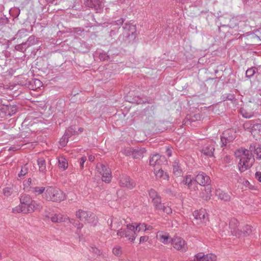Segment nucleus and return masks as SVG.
<instances>
[{
  "label": "nucleus",
  "instance_id": "obj_1",
  "mask_svg": "<svg viewBox=\"0 0 261 261\" xmlns=\"http://www.w3.org/2000/svg\"><path fill=\"white\" fill-rule=\"evenodd\" d=\"M146 230V224L138 223L137 225L128 224L126 227H121L117 231V234L120 238L125 237L131 242H134L137 236V233L141 231Z\"/></svg>",
  "mask_w": 261,
  "mask_h": 261
},
{
  "label": "nucleus",
  "instance_id": "obj_2",
  "mask_svg": "<svg viewBox=\"0 0 261 261\" xmlns=\"http://www.w3.org/2000/svg\"><path fill=\"white\" fill-rule=\"evenodd\" d=\"M123 32L119 35L118 41L125 44L133 43L137 36L136 25L126 22L123 26Z\"/></svg>",
  "mask_w": 261,
  "mask_h": 261
},
{
  "label": "nucleus",
  "instance_id": "obj_3",
  "mask_svg": "<svg viewBox=\"0 0 261 261\" xmlns=\"http://www.w3.org/2000/svg\"><path fill=\"white\" fill-rule=\"evenodd\" d=\"M43 198L47 201L60 202L64 200L66 197L65 194L60 189L48 186L43 194Z\"/></svg>",
  "mask_w": 261,
  "mask_h": 261
},
{
  "label": "nucleus",
  "instance_id": "obj_4",
  "mask_svg": "<svg viewBox=\"0 0 261 261\" xmlns=\"http://www.w3.org/2000/svg\"><path fill=\"white\" fill-rule=\"evenodd\" d=\"M254 162V155H249L248 152H246V154L242 153L238 163L239 170L241 172L247 170L253 166Z\"/></svg>",
  "mask_w": 261,
  "mask_h": 261
},
{
  "label": "nucleus",
  "instance_id": "obj_5",
  "mask_svg": "<svg viewBox=\"0 0 261 261\" xmlns=\"http://www.w3.org/2000/svg\"><path fill=\"white\" fill-rule=\"evenodd\" d=\"M76 216L81 221L91 223L94 225H95L97 222L96 216L90 212L80 210L76 212Z\"/></svg>",
  "mask_w": 261,
  "mask_h": 261
},
{
  "label": "nucleus",
  "instance_id": "obj_6",
  "mask_svg": "<svg viewBox=\"0 0 261 261\" xmlns=\"http://www.w3.org/2000/svg\"><path fill=\"white\" fill-rule=\"evenodd\" d=\"M194 224L197 225L205 224L208 221V214L205 210H199L193 213Z\"/></svg>",
  "mask_w": 261,
  "mask_h": 261
},
{
  "label": "nucleus",
  "instance_id": "obj_7",
  "mask_svg": "<svg viewBox=\"0 0 261 261\" xmlns=\"http://www.w3.org/2000/svg\"><path fill=\"white\" fill-rule=\"evenodd\" d=\"M236 138V132L233 129H227L221 136V146H226L228 143L232 142Z\"/></svg>",
  "mask_w": 261,
  "mask_h": 261
},
{
  "label": "nucleus",
  "instance_id": "obj_8",
  "mask_svg": "<svg viewBox=\"0 0 261 261\" xmlns=\"http://www.w3.org/2000/svg\"><path fill=\"white\" fill-rule=\"evenodd\" d=\"M84 5L93 9L97 13L101 12L104 7L102 0H84Z\"/></svg>",
  "mask_w": 261,
  "mask_h": 261
},
{
  "label": "nucleus",
  "instance_id": "obj_9",
  "mask_svg": "<svg viewBox=\"0 0 261 261\" xmlns=\"http://www.w3.org/2000/svg\"><path fill=\"white\" fill-rule=\"evenodd\" d=\"M196 173L195 180L200 186H205L211 184L210 177L206 173L203 172H197Z\"/></svg>",
  "mask_w": 261,
  "mask_h": 261
},
{
  "label": "nucleus",
  "instance_id": "obj_10",
  "mask_svg": "<svg viewBox=\"0 0 261 261\" xmlns=\"http://www.w3.org/2000/svg\"><path fill=\"white\" fill-rule=\"evenodd\" d=\"M173 247L181 252H185L187 249V246L185 241L181 238L176 237L172 239Z\"/></svg>",
  "mask_w": 261,
  "mask_h": 261
},
{
  "label": "nucleus",
  "instance_id": "obj_11",
  "mask_svg": "<svg viewBox=\"0 0 261 261\" xmlns=\"http://www.w3.org/2000/svg\"><path fill=\"white\" fill-rule=\"evenodd\" d=\"M119 184L122 187H126L130 189L135 186V182L129 176L124 174L120 175Z\"/></svg>",
  "mask_w": 261,
  "mask_h": 261
},
{
  "label": "nucleus",
  "instance_id": "obj_12",
  "mask_svg": "<svg viewBox=\"0 0 261 261\" xmlns=\"http://www.w3.org/2000/svg\"><path fill=\"white\" fill-rule=\"evenodd\" d=\"M239 224L238 221L237 219L233 218L230 220L229 223V226L231 229V232L232 234L240 237L241 236V232L242 231L238 228Z\"/></svg>",
  "mask_w": 261,
  "mask_h": 261
},
{
  "label": "nucleus",
  "instance_id": "obj_13",
  "mask_svg": "<svg viewBox=\"0 0 261 261\" xmlns=\"http://www.w3.org/2000/svg\"><path fill=\"white\" fill-rule=\"evenodd\" d=\"M216 256L213 254L204 255L203 253H199L195 256V261H216Z\"/></svg>",
  "mask_w": 261,
  "mask_h": 261
},
{
  "label": "nucleus",
  "instance_id": "obj_14",
  "mask_svg": "<svg viewBox=\"0 0 261 261\" xmlns=\"http://www.w3.org/2000/svg\"><path fill=\"white\" fill-rule=\"evenodd\" d=\"M23 208L28 211V213H31L36 210H40L41 206L36 201L33 200L32 202L27 203L26 205H22Z\"/></svg>",
  "mask_w": 261,
  "mask_h": 261
},
{
  "label": "nucleus",
  "instance_id": "obj_15",
  "mask_svg": "<svg viewBox=\"0 0 261 261\" xmlns=\"http://www.w3.org/2000/svg\"><path fill=\"white\" fill-rule=\"evenodd\" d=\"M108 223L109 224L110 229L114 230L119 228L122 225V220L120 219L114 217L108 220Z\"/></svg>",
  "mask_w": 261,
  "mask_h": 261
},
{
  "label": "nucleus",
  "instance_id": "obj_16",
  "mask_svg": "<svg viewBox=\"0 0 261 261\" xmlns=\"http://www.w3.org/2000/svg\"><path fill=\"white\" fill-rule=\"evenodd\" d=\"M216 195L219 199L224 201H229L231 200V196L229 194L220 189L216 190Z\"/></svg>",
  "mask_w": 261,
  "mask_h": 261
},
{
  "label": "nucleus",
  "instance_id": "obj_17",
  "mask_svg": "<svg viewBox=\"0 0 261 261\" xmlns=\"http://www.w3.org/2000/svg\"><path fill=\"white\" fill-rule=\"evenodd\" d=\"M31 189H28V192H31L36 196L42 195L44 193L46 188L44 187H30Z\"/></svg>",
  "mask_w": 261,
  "mask_h": 261
},
{
  "label": "nucleus",
  "instance_id": "obj_18",
  "mask_svg": "<svg viewBox=\"0 0 261 261\" xmlns=\"http://www.w3.org/2000/svg\"><path fill=\"white\" fill-rule=\"evenodd\" d=\"M133 158L135 159H140L143 158V154L146 152V149L144 148H139L134 149L133 151Z\"/></svg>",
  "mask_w": 261,
  "mask_h": 261
},
{
  "label": "nucleus",
  "instance_id": "obj_19",
  "mask_svg": "<svg viewBox=\"0 0 261 261\" xmlns=\"http://www.w3.org/2000/svg\"><path fill=\"white\" fill-rule=\"evenodd\" d=\"M215 150L214 145L212 144L207 145L202 149V153L208 156H213Z\"/></svg>",
  "mask_w": 261,
  "mask_h": 261
},
{
  "label": "nucleus",
  "instance_id": "obj_20",
  "mask_svg": "<svg viewBox=\"0 0 261 261\" xmlns=\"http://www.w3.org/2000/svg\"><path fill=\"white\" fill-rule=\"evenodd\" d=\"M173 173L176 176H180L182 174V171L178 161L173 163Z\"/></svg>",
  "mask_w": 261,
  "mask_h": 261
},
{
  "label": "nucleus",
  "instance_id": "obj_21",
  "mask_svg": "<svg viewBox=\"0 0 261 261\" xmlns=\"http://www.w3.org/2000/svg\"><path fill=\"white\" fill-rule=\"evenodd\" d=\"M211 188L210 187H205L204 190L200 193L199 196L205 200H208L211 198Z\"/></svg>",
  "mask_w": 261,
  "mask_h": 261
},
{
  "label": "nucleus",
  "instance_id": "obj_22",
  "mask_svg": "<svg viewBox=\"0 0 261 261\" xmlns=\"http://www.w3.org/2000/svg\"><path fill=\"white\" fill-rule=\"evenodd\" d=\"M257 145L255 143H252L250 145L248 149H242V153H245L246 152H248L249 155H254L253 154H255V151L257 150Z\"/></svg>",
  "mask_w": 261,
  "mask_h": 261
},
{
  "label": "nucleus",
  "instance_id": "obj_23",
  "mask_svg": "<svg viewBox=\"0 0 261 261\" xmlns=\"http://www.w3.org/2000/svg\"><path fill=\"white\" fill-rule=\"evenodd\" d=\"M160 156L159 154L156 153L150 156L149 159V164L151 166H154L157 165H159L160 162L159 161Z\"/></svg>",
  "mask_w": 261,
  "mask_h": 261
},
{
  "label": "nucleus",
  "instance_id": "obj_24",
  "mask_svg": "<svg viewBox=\"0 0 261 261\" xmlns=\"http://www.w3.org/2000/svg\"><path fill=\"white\" fill-rule=\"evenodd\" d=\"M240 113L243 116V117L245 118H250L254 116V112L250 111L248 110L245 108H241L240 109Z\"/></svg>",
  "mask_w": 261,
  "mask_h": 261
},
{
  "label": "nucleus",
  "instance_id": "obj_25",
  "mask_svg": "<svg viewBox=\"0 0 261 261\" xmlns=\"http://www.w3.org/2000/svg\"><path fill=\"white\" fill-rule=\"evenodd\" d=\"M161 197L156 198L152 201L153 205L155 210L161 211L164 203L161 202Z\"/></svg>",
  "mask_w": 261,
  "mask_h": 261
},
{
  "label": "nucleus",
  "instance_id": "obj_26",
  "mask_svg": "<svg viewBox=\"0 0 261 261\" xmlns=\"http://www.w3.org/2000/svg\"><path fill=\"white\" fill-rule=\"evenodd\" d=\"M32 199L31 196L27 194H23L20 197V202L21 205H26L27 203L32 202Z\"/></svg>",
  "mask_w": 261,
  "mask_h": 261
},
{
  "label": "nucleus",
  "instance_id": "obj_27",
  "mask_svg": "<svg viewBox=\"0 0 261 261\" xmlns=\"http://www.w3.org/2000/svg\"><path fill=\"white\" fill-rule=\"evenodd\" d=\"M59 167L60 168L63 169L65 170L68 167V163L66 159L63 157H59L58 159Z\"/></svg>",
  "mask_w": 261,
  "mask_h": 261
},
{
  "label": "nucleus",
  "instance_id": "obj_28",
  "mask_svg": "<svg viewBox=\"0 0 261 261\" xmlns=\"http://www.w3.org/2000/svg\"><path fill=\"white\" fill-rule=\"evenodd\" d=\"M37 162L40 172L45 173L46 171V163L45 160L43 158H39Z\"/></svg>",
  "mask_w": 261,
  "mask_h": 261
},
{
  "label": "nucleus",
  "instance_id": "obj_29",
  "mask_svg": "<svg viewBox=\"0 0 261 261\" xmlns=\"http://www.w3.org/2000/svg\"><path fill=\"white\" fill-rule=\"evenodd\" d=\"M195 181V178L194 179L191 175H187L184 177L182 180L183 184L186 185L187 188L191 186L194 182Z\"/></svg>",
  "mask_w": 261,
  "mask_h": 261
},
{
  "label": "nucleus",
  "instance_id": "obj_30",
  "mask_svg": "<svg viewBox=\"0 0 261 261\" xmlns=\"http://www.w3.org/2000/svg\"><path fill=\"white\" fill-rule=\"evenodd\" d=\"M106 171L107 172L105 173L101 174L102 180L106 183H109L111 181L112 179L111 171L107 170Z\"/></svg>",
  "mask_w": 261,
  "mask_h": 261
},
{
  "label": "nucleus",
  "instance_id": "obj_31",
  "mask_svg": "<svg viewBox=\"0 0 261 261\" xmlns=\"http://www.w3.org/2000/svg\"><path fill=\"white\" fill-rule=\"evenodd\" d=\"M155 174L157 178H162L165 180L168 179V174L166 172H165L162 169H159L158 171H155Z\"/></svg>",
  "mask_w": 261,
  "mask_h": 261
},
{
  "label": "nucleus",
  "instance_id": "obj_32",
  "mask_svg": "<svg viewBox=\"0 0 261 261\" xmlns=\"http://www.w3.org/2000/svg\"><path fill=\"white\" fill-rule=\"evenodd\" d=\"M197 184L198 183L195 181L191 186L188 187L191 195L194 196L197 194V191L198 190Z\"/></svg>",
  "mask_w": 261,
  "mask_h": 261
},
{
  "label": "nucleus",
  "instance_id": "obj_33",
  "mask_svg": "<svg viewBox=\"0 0 261 261\" xmlns=\"http://www.w3.org/2000/svg\"><path fill=\"white\" fill-rule=\"evenodd\" d=\"M96 169L101 175L103 173H105L107 170H111V169L108 166L102 164H97L96 166Z\"/></svg>",
  "mask_w": 261,
  "mask_h": 261
},
{
  "label": "nucleus",
  "instance_id": "obj_34",
  "mask_svg": "<svg viewBox=\"0 0 261 261\" xmlns=\"http://www.w3.org/2000/svg\"><path fill=\"white\" fill-rule=\"evenodd\" d=\"M257 71V68L255 67L248 68L246 71V76L248 78H251Z\"/></svg>",
  "mask_w": 261,
  "mask_h": 261
},
{
  "label": "nucleus",
  "instance_id": "obj_35",
  "mask_svg": "<svg viewBox=\"0 0 261 261\" xmlns=\"http://www.w3.org/2000/svg\"><path fill=\"white\" fill-rule=\"evenodd\" d=\"M91 45L86 43V42L83 41L81 43L80 50L83 53H87L89 51L91 48Z\"/></svg>",
  "mask_w": 261,
  "mask_h": 261
},
{
  "label": "nucleus",
  "instance_id": "obj_36",
  "mask_svg": "<svg viewBox=\"0 0 261 261\" xmlns=\"http://www.w3.org/2000/svg\"><path fill=\"white\" fill-rule=\"evenodd\" d=\"M241 236H247L252 233L251 227L250 225H246L243 228V230H241Z\"/></svg>",
  "mask_w": 261,
  "mask_h": 261
},
{
  "label": "nucleus",
  "instance_id": "obj_37",
  "mask_svg": "<svg viewBox=\"0 0 261 261\" xmlns=\"http://www.w3.org/2000/svg\"><path fill=\"white\" fill-rule=\"evenodd\" d=\"M124 21V19L121 18L116 21H113L111 22V27H115L119 29L120 26L122 25Z\"/></svg>",
  "mask_w": 261,
  "mask_h": 261
},
{
  "label": "nucleus",
  "instance_id": "obj_38",
  "mask_svg": "<svg viewBox=\"0 0 261 261\" xmlns=\"http://www.w3.org/2000/svg\"><path fill=\"white\" fill-rule=\"evenodd\" d=\"M12 212L14 213H23L24 214L28 213V211L26 209L23 208V207H22V205L20 203L19 205L13 208L12 209Z\"/></svg>",
  "mask_w": 261,
  "mask_h": 261
},
{
  "label": "nucleus",
  "instance_id": "obj_39",
  "mask_svg": "<svg viewBox=\"0 0 261 261\" xmlns=\"http://www.w3.org/2000/svg\"><path fill=\"white\" fill-rule=\"evenodd\" d=\"M37 42V39L35 38L34 36H31L27 40V41L25 42L27 46L29 47L30 46L35 44Z\"/></svg>",
  "mask_w": 261,
  "mask_h": 261
},
{
  "label": "nucleus",
  "instance_id": "obj_40",
  "mask_svg": "<svg viewBox=\"0 0 261 261\" xmlns=\"http://www.w3.org/2000/svg\"><path fill=\"white\" fill-rule=\"evenodd\" d=\"M148 194L149 197L152 199V201L153 200L157 198H159L161 197L158 193L154 189H151L148 191Z\"/></svg>",
  "mask_w": 261,
  "mask_h": 261
},
{
  "label": "nucleus",
  "instance_id": "obj_41",
  "mask_svg": "<svg viewBox=\"0 0 261 261\" xmlns=\"http://www.w3.org/2000/svg\"><path fill=\"white\" fill-rule=\"evenodd\" d=\"M76 133L75 128L74 126H70L69 127L65 133V135L67 136L69 138L71 137L72 136L75 135Z\"/></svg>",
  "mask_w": 261,
  "mask_h": 261
},
{
  "label": "nucleus",
  "instance_id": "obj_42",
  "mask_svg": "<svg viewBox=\"0 0 261 261\" xmlns=\"http://www.w3.org/2000/svg\"><path fill=\"white\" fill-rule=\"evenodd\" d=\"M238 24V20L236 18H232L230 20L229 23L227 25L223 24L221 27H228L230 28H234Z\"/></svg>",
  "mask_w": 261,
  "mask_h": 261
},
{
  "label": "nucleus",
  "instance_id": "obj_43",
  "mask_svg": "<svg viewBox=\"0 0 261 261\" xmlns=\"http://www.w3.org/2000/svg\"><path fill=\"white\" fill-rule=\"evenodd\" d=\"M51 220L52 222L56 223H59L64 221L62 215L61 214H55L51 217Z\"/></svg>",
  "mask_w": 261,
  "mask_h": 261
},
{
  "label": "nucleus",
  "instance_id": "obj_44",
  "mask_svg": "<svg viewBox=\"0 0 261 261\" xmlns=\"http://www.w3.org/2000/svg\"><path fill=\"white\" fill-rule=\"evenodd\" d=\"M28 47L27 46V44L25 42H23L20 44H18L16 45L15 49L19 51L24 52L26 50L27 48H28Z\"/></svg>",
  "mask_w": 261,
  "mask_h": 261
},
{
  "label": "nucleus",
  "instance_id": "obj_45",
  "mask_svg": "<svg viewBox=\"0 0 261 261\" xmlns=\"http://www.w3.org/2000/svg\"><path fill=\"white\" fill-rule=\"evenodd\" d=\"M35 183L33 182L32 179L29 178L24 184V189L28 192V189H31L30 187H33Z\"/></svg>",
  "mask_w": 261,
  "mask_h": 261
},
{
  "label": "nucleus",
  "instance_id": "obj_46",
  "mask_svg": "<svg viewBox=\"0 0 261 261\" xmlns=\"http://www.w3.org/2000/svg\"><path fill=\"white\" fill-rule=\"evenodd\" d=\"M28 172V168L27 167V164L24 165L22 167L19 173H18L19 177H21L24 176Z\"/></svg>",
  "mask_w": 261,
  "mask_h": 261
},
{
  "label": "nucleus",
  "instance_id": "obj_47",
  "mask_svg": "<svg viewBox=\"0 0 261 261\" xmlns=\"http://www.w3.org/2000/svg\"><path fill=\"white\" fill-rule=\"evenodd\" d=\"M99 58L102 61H108L110 59V56L105 51H102L99 54Z\"/></svg>",
  "mask_w": 261,
  "mask_h": 261
},
{
  "label": "nucleus",
  "instance_id": "obj_48",
  "mask_svg": "<svg viewBox=\"0 0 261 261\" xmlns=\"http://www.w3.org/2000/svg\"><path fill=\"white\" fill-rule=\"evenodd\" d=\"M3 193L5 196L9 197L13 193V190L10 187H6L3 190Z\"/></svg>",
  "mask_w": 261,
  "mask_h": 261
},
{
  "label": "nucleus",
  "instance_id": "obj_49",
  "mask_svg": "<svg viewBox=\"0 0 261 261\" xmlns=\"http://www.w3.org/2000/svg\"><path fill=\"white\" fill-rule=\"evenodd\" d=\"M9 20L5 15H2L0 16V25H3L8 23Z\"/></svg>",
  "mask_w": 261,
  "mask_h": 261
},
{
  "label": "nucleus",
  "instance_id": "obj_50",
  "mask_svg": "<svg viewBox=\"0 0 261 261\" xmlns=\"http://www.w3.org/2000/svg\"><path fill=\"white\" fill-rule=\"evenodd\" d=\"M113 253L116 256H120L122 253L121 247L119 246L115 247L113 249Z\"/></svg>",
  "mask_w": 261,
  "mask_h": 261
},
{
  "label": "nucleus",
  "instance_id": "obj_51",
  "mask_svg": "<svg viewBox=\"0 0 261 261\" xmlns=\"http://www.w3.org/2000/svg\"><path fill=\"white\" fill-rule=\"evenodd\" d=\"M68 139L69 138L64 134L60 140V145L62 146H65L67 144Z\"/></svg>",
  "mask_w": 261,
  "mask_h": 261
},
{
  "label": "nucleus",
  "instance_id": "obj_52",
  "mask_svg": "<svg viewBox=\"0 0 261 261\" xmlns=\"http://www.w3.org/2000/svg\"><path fill=\"white\" fill-rule=\"evenodd\" d=\"M254 154H256V159L257 160H261V146L257 145V150Z\"/></svg>",
  "mask_w": 261,
  "mask_h": 261
},
{
  "label": "nucleus",
  "instance_id": "obj_53",
  "mask_svg": "<svg viewBox=\"0 0 261 261\" xmlns=\"http://www.w3.org/2000/svg\"><path fill=\"white\" fill-rule=\"evenodd\" d=\"M234 98L235 97L234 95L228 93L223 95L222 99L224 101L226 100H233L234 99Z\"/></svg>",
  "mask_w": 261,
  "mask_h": 261
},
{
  "label": "nucleus",
  "instance_id": "obj_54",
  "mask_svg": "<svg viewBox=\"0 0 261 261\" xmlns=\"http://www.w3.org/2000/svg\"><path fill=\"white\" fill-rule=\"evenodd\" d=\"M163 207L161 211H163L164 213L167 214H170L172 213V210L170 206L164 204Z\"/></svg>",
  "mask_w": 261,
  "mask_h": 261
},
{
  "label": "nucleus",
  "instance_id": "obj_55",
  "mask_svg": "<svg viewBox=\"0 0 261 261\" xmlns=\"http://www.w3.org/2000/svg\"><path fill=\"white\" fill-rule=\"evenodd\" d=\"M134 149L133 148H127L123 150V153L126 156H133Z\"/></svg>",
  "mask_w": 261,
  "mask_h": 261
},
{
  "label": "nucleus",
  "instance_id": "obj_56",
  "mask_svg": "<svg viewBox=\"0 0 261 261\" xmlns=\"http://www.w3.org/2000/svg\"><path fill=\"white\" fill-rule=\"evenodd\" d=\"M160 240L164 244H167L169 240V236L168 235H160Z\"/></svg>",
  "mask_w": 261,
  "mask_h": 261
},
{
  "label": "nucleus",
  "instance_id": "obj_57",
  "mask_svg": "<svg viewBox=\"0 0 261 261\" xmlns=\"http://www.w3.org/2000/svg\"><path fill=\"white\" fill-rule=\"evenodd\" d=\"M119 29L118 28L113 27L110 32V36L112 37L115 36L118 33Z\"/></svg>",
  "mask_w": 261,
  "mask_h": 261
},
{
  "label": "nucleus",
  "instance_id": "obj_58",
  "mask_svg": "<svg viewBox=\"0 0 261 261\" xmlns=\"http://www.w3.org/2000/svg\"><path fill=\"white\" fill-rule=\"evenodd\" d=\"M87 160V158L86 156H82L81 159H80V168L81 169H83L84 168V163H85V162Z\"/></svg>",
  "mask_w": 261,
  "mask_h": 261
},
{
  "label": "nucleus",
  "instance_id": "obj_59",
  "mask_svg": "<svg viewBox=\"0 0 261 261\" xmlns=\"http://www.w3.org/2000/svg\"><path fill=\"white\" fill-rule=\"evenodd\" d=\"M15 72V70L14 69L10 68L6 72V75L12 76L14 74Z\"/></svg>",
  "mask_w": 261,
  "mask_h": 261
},
{
  "label": "nucleus",
  "instance_id": "obj_60",
  "mask_svg": "<svg viewBox=\"0 0 261 261\" xmlns=\"http://www.w3.org/2000/svg\"><path fill=\"white\" fill-rule=\"evenodd\" d=\"M255 178L259 182H261V172H256L255 173Z\"/></svg>",
  "mask_w": 261,
  "mask_h": 261
},
{
  "label": "nucleus",
  "instance_id": "obj_61",
  "mask_svg": "<svg viewBox=\"0 0 261 261\" xmlns=\"http://www.w3.org/2000/svg\"><path fill=\"white\" fill-rule=\"evenodd\" d=\"M148 240V237L146 236H142L140 238V243L146 242Z\"/></svg>",
  "mask_w": 261,
  "mask_h": 261
},
{
  "label": "nucleus",
  "instance_id": "obj_62",
  "mask_svg": "<svg viewBox=\"0 0 261 261\" xmlns=\"http://www.w3.org/2000/svg\"><path fill=\"white\" fill-rule=\"evenodd\" d=\"M34 83L36 88L40 87L42 84L40 80H37V79H35L34 80Z\"/></svg>",
  "mask_w": 261,
  "mask_h": 261
},
{
  "label": "nucleus",
  "instance_id": "obj_63",
  "mask_svg": "<svg viewBox=\"0 0 261 261\" xmlns=\"http://www.w3.org/2000/svg\"><path fill=\"white\" fill-rule=\"evenodd\" d=\"M74 225L77 227V229H81L83 227V225L80 223L79 221H74Z\"/></svg>",
  "mask_w": 261,
  "mask_h": 261
},
{
  "label": "nucleus",
  "instance_id": "obj_64",
  "mask_svg": "<svg viewBox=\"0 0 261 261\" xmlns=\"http://www.w3.org/2000/svg\"><path fill=\"white\" fill-rule=\"evenodd\" d=\"M92 250L96 254H99L100 251L97 248H92Z\"/></svg>",
  "mask_w": 261,
  "mask_h": 261
}]
</instances>
